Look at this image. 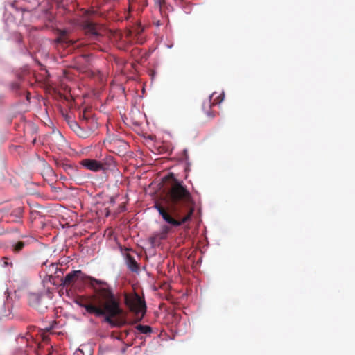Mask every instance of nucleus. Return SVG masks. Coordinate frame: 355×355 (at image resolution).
Here are the masks:
<instances>
[{
	"label": "nucleus",
	"instance_id": "nucleus-7",
	"mask_svg": "<svg viewBox=\"0 0 355 355\" xmlns=\"http://www.w3.org/2000/svg\"><path fill=\"white\" fill-rule=\"evenodd\" d=\"M29 304L38 309L40 311H43L47 308L45 304H43V299L42 296L37 293H31L28 295Z\"/></svg>",
	"mask_w": 355,
	"mask_h": 355
},
{
	"label": "nucleus",
	"instance_id": "nucleus-13",
	"mask_svg": "<svg viewBox=\"0 0 355 355\" xmlns=\"http://www.w3.org/2000/svg\"><path fill=\"white\" fill-rule=\"evenodd\" d=\"M136 329L141 334H149L153 331L152 328L148 325L139 324L136 326Z\"/></svg>",
	"mask_w": 355,
	"mask_h": 355
},
{
	"label": "nucleus",
	"instance_id": "nucleus-3",
	"mask_svg": "<svg viewBox=\"0 0 355 355\" xmlns=\"http://www.w3.org/2000/svg\"><path fill=\"white\" fill-rule=\"evenodd\" d=\"M98 128L97 120L91 112L84 110L80 113V123L71 122V129L82 139H87L93 135Z\"/></svg>",
	"mask_w": 355,
	"mask_h": 355
},
{
	"label": "nucleus",
	"instance_id": "nucleus-8",
	"mask_svg": "<svg viewBox=\"0 0 355 355\" xmlns=\"http://www.w3.org/2000/svg\"><path fill=\"white\" fill-rule=\"evenodd\" d=\"M81 164L85 168L92 171H99L105 169L104 165L96 159H85L82 160Z\"/></svg>",
	"mask_w": 355,
	"mask_h": 355
},
{
	"label": "nucleus",
	"instance_id": "nucleus-16",
	"mask_svg": "<svg viewBox=\"0 0 355 355\" xmlns=\"http://www.w3.org/2000/svg\"><path fill=\"white\" fill-rule=\"evenodd\" d=\"M64 118H65V120L70 128H71V122H76V121L73 120L71 116H69L68 115H66Z\"/></svg>",
	"mask_w": 355,
	"mask_h": 355
},
{
	"label": "nucleus",
	"instance_id": "nucleus-6",
	"mask_svg": "<svg viewBox=\"0 0 355 355\" xmlns=\"http://www.w3.org/2000/svg\"><path fill=\"white\" fill-rule=\"evenodd\" d=\"M84 274L81 270H74L68 273L64 279H62V284L64 286L68 287L71 286L74 282L78 279H83Z\"/></svg>",
	"mask_w": 355,
	"mask_h": 355
},
{
	"label": "nucleus",
	"instance_id": "nucleus-2",
	"mask_svg": "<svg viewBox=\"0 0 355 355\" xmlns=\"http://www.w3.org/2000/svg\"><path fill=\"white\" fill-rule=\"evenodd\" d=\"M87 279L94 293L89 297L79 298L76 303L90 314L97 317L104 316V321L110 327L122 326L123 310L111 287L105 282L92 277H88Z\"/></svg>",
	"mask_w": 355,
	"mask_h": 355
},
{
	"label": "nucleus",
	"instance_id": "nucleus-10",
	"mask_svg": "<svg viewBox=\"0 0 355 355\" xmlns=\"http://www.w3.org/2000/svg\"><path fill=\"white\" fill-rule=\"evenodd\" d=\"M125 262L128 268L132 272H137L139 271V266L138 263L136 261L135 259L130 254H127L125 255Z\"/></svg>",
	"mask_w": 355,
	"mask_h": 355
},
{
	"label": "nucleus",
	"instance_id": "nucleus-1",
	"mask_svg": "<svg viewBox=\"0 0 355 355\" xmlns=\"http://www.w3.org/2000/svg\"><path fill=\"white\" fill-rule=\"evenodd\" d=\"M162 219L169 226L164 225L162 231L167 234L170 227H178L191 220L194 202L188 189L175 180L159 202L155 204Z\"/></svg>",
	"mask_w": 355,
	"mask_h": 355
},
{
	"label": "nucleus",
	"instance_id": "nucleus-14",
	"mask_svg": "<svg viewBox=\"0 0 355 355\" xmlns=\"http://www.w3.org/2000/svg\"><path fill=\"white\" fill-rule=\"evenodd\" d=\"M25 246L24 241H18L12 245L13 252L17 253L19 252Z\"/></svg>",
	"mask_w": 355,
	"mask_h": 355
},
{
	"label": "nucleus",
	"instance_id": "nucleus-4",
	"mask_svg": "<svg viewBox=\"0 0 355 355\" xmlns=\"http://www.w3.org/2000/svg\"><path fill=\"white\" fill-rule=\"evenodd\" d=\"M125 303L130 311L133 312L139 320L142 319L146 311V306L145 301L139 295H126Z\"/></svg>",
	"mask_w": 355,
	"mask_h": 355
},
{
	"label": "nucleus",
	"instance_id": "nucleus-12",
	"mask_svg": "<svg viewBox=\"0 0 355 355\" xmlns=\"http://www.w3.org/2000/svg\"><path fill=\"white\" fill-rule=\"evenodd\" d=\"M146 0H129V11L128 15L125 16V19H128L130 17V11L133 9L135 3H139V5L146 6Z\"/></svg>",
	"mask_w": 355,
	"mask_h": 355
},
{
	"label": "nucleus",
	"instance_id": "nucleus-5",
	"mask_svg": "<svg viewBox=\"0 0 355 355\" xmlns=\"http://www.w3.org/2000/svg\"><path fill=\"white\" fill-rule=\"evenodd\" d=\"M91 12L85 11L83 19L80 22V26L85 34L92 40H97L101 36L102 27L96 23L93 22L89 18Z\"/></svg>",
	"mask_w": 355,
	"mask_h": 355
},
{
	"label": "nucleus",
	"instance_id": "nucleus-9",
	"mask_svg": "<svg viewBox=\"0 0 355 355\" xmlns=\"http://www.w3.org/2000/svg\"><path fill=\"white\" fill-rule=\"evenodd\" d=\"M216 95V92H214L211 95L209 100L207 103H204V105H203L204 109H205L206 106L208 107H210L211 105H215L219 104L224 100L225 94L223 92L222 94H220L219 95L215 96Z\"/></svg>",
	"mask_w": 355,
	"mask_h": 355
},
{
	"label": "nucleus",
	"instance_id": "nucleus-11",
	"mask_svg": "<svg viewBox=\"0 0 355 355\" xmlns=\"http://www.w3.org/2000/svg\"><path fill=\"white\" fill-rule=\"evenodd\" d=\"M55 42L59 44H66L67 45L71 43V41L67 37L64 31H61L60 34L55 40Z\"/></svg>",
	"mask_w": 355,
	"mask_h": 355
},
{
	"label": "nucleus",
	"instance_id": "nucleus-15",
	"mask_svg": "<svg viewBox=\"0 0 355 355\" xmlns=\"http://www.w3.org/2000/svg\"><path fill=\"white\" fill-rule=\"evenodd\" d=\"M144 31V28L141 26L140 24L137 25L132 31H130L128 33L129 35H132V33H135L136 35H139L141 33Z\"/></svg>",
	"mask_w": 355,
	"mask_h": 355
},
{
	"label": "nucleus",
	"instance_id": "nucleus-17",
	"mask_svg": "<svg viewBox=\"0 0 355 355\" xmlns=\"http://www.w3.org/2000/svg\"><path fill=\"white\" fill-rule=\"evenodd\" d=\"M207 115L208 116H211L210 113L209 112H207Z\"/></svg>",
	"mask_w": 355,
	"mask_h": 355
}]
</instances>
